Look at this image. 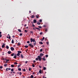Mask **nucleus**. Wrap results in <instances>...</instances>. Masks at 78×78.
I'll use <instances>...</instances> for the list:
<instances>
[{
	"label": "nucleus",
	"instance_id": "nucleus-1",
	"mask_svg": "<svg viewBox=\"0 0 78 78\" xmlns=\"http://www.w3.org/2000/svg\"><path fill=\"white\" fill-rule=\"evenodd\" d=\"M44 55V54H42V53H41L40 54V56H37L38 58H36L35 59L36 60V61H38V59H39V61H41V59H42V58L41 57L42 56H43Z\"/></svg>",
	"mask_w": 78,
	"mask_h": 78
},
{
	"label": "nucleus",
	"instance_id": "nucleus-2",
	"mask_svg": "<svg viewBox=\"0 0 78 78\" xmlns=\"http://www.w3.org/2000/svg\"><path fill=\"white\" fill-rule=\"evenodd\" d=\"M30 42H31V43L33 42H36V41H35V39H33V38H31L30 39Z\"/></svg>",
	"mask_w": 78,
	"mask_h": 78
},
{
	"label": "nucleus",
	"instance_id": "nucleus-3",
	"mask_svg": "<svg viewBox=\"0 0 78 78\" xmlns=\"http://www.w3.org/2000/svg\"><path fill=\"white\" fill-rule=\"evenodd\" d=\"M28 46H30V47H32V48H33V45H32V44H28Z\"/></svg>",
	"mask_w": 78,
	"mask_h": 78
},
{
	"label": "nucleus",
	"instance_id": "nucleus-4",
	"mask_svg": "<svg viewBox=\"0 0 78 78\" xmlns=\"http://www.w3.org/2000/svg\"><path fill=\"white\" fill-rule=\"evenodd\" d=\"M10 49L12 51H14V48L12 47H11L10 48Z\"/></svg>",
	"mask_w": 78,
	"mask_h": 78
},
{
	"label": "nucleus",
	"instance_id": "nucleus-5",
	"mask_svg": "<svg viewBox=\"0 0 78 78\" xmlns=\"http://www.w3.org/2000/svg\"><path fill=\"white\" fill-rule=\"evenodd\" d=\"M45 56H44L42 58L43 59V60L44 61H45V60H46V59H45Z\"/></svg>",
	"mask_w": 78,
	"mask_h": 78
},
{
	"label": "nucleus",
	"instance_id": "nucleus-6",
	"mask_svg": "<svg viewBox=\"0 0 78 78\" xmlns=\"http://www.w3.org/2000/svg\"><path fill=\"white\" fill-rule=\"evenodd\" d=\"M14 56L13 57V58H14L15 59H16V58H17V55H16V54L14 55Z\"/></svg>",
	"mask_w": 78,
	"mask_h": 78
},
{
	"label": "nucleus",
	"instance_id": "nucleus-7",
	"mask_svg": "<svg viewBox=\"0 0 78 78\" xmlns=\"http://www.w3.org/2000/svg\"><path fill=\"white\" fill-rule=\"evenodd\" d=\"M5 60H6V63H7V62H9V60L6 59H5Z\"/></svg>",
	"mask_w": 78,
	"mask_h": 78
},
{
	"label": "nucleus",
	"instance_id": "nucleus-8",
	"mask_svg": "<svg viewBox=\"0 0 78 78\" xmlns=\"http://www.w3.org/2000/svg\"><path fill=\"white\" fill-rule=\"evenodd\" d=\"M37 21H36V19H35L34 20H33V22H34V23H36V22Z\"/></svg>",
	"mask_w": 78,
	"mask_h": 78
},
{
	"label": "nucleus",
	"instance_id": "nucleus-9",
	"mask_svg": "<svg viewBox=\"0 0 78 78\" xmlns=\"http://www.w3.org/2000/svg\"><path fill=\"white\" fill-rule=\"evenodd\" d=\"M21 58H22V59H23V58H24V56H23V55H22V54L21 55Z\"/></svg>",
	"mask_w": 78,
	"mask_h": 78
},
{
	"label": "nucleus",
	"instance_id": "nucleus-10",
	"mask_svg": "<svg viewBox=\"0 0 78 78\" xmlns=\"http://www.w3.org/2000/svg\"><path fill=\"white\" fill-rule=\"evenodd\" d=\"M7 53H8V54H9V55H10V54H11V51H8L7 52Z\"/></svg>",
	"mask_w": 78,
	"mask_h": 78
},
{
	"label": "nucleus",
	"instance_id": "nucleus-11",
	"mask_svg": "<svg viewBox=\"0 0 78 78\" xmlns=\"http://www.w3.org/2000/svg\"><path fill=\"white\" fill-rule=\"evenodd\" d=\"M5 44L4 43L3 45L2 46V48H4V47H5Z\"/></svg>",
	"mask_w": 78,
	"mask_h": 78
},
{
	"label": "nucleus",
	"instance_id": "nucleus-12",
	"mask_svg": "<svg viewBox=\"0 0 78 78\" xmlns=\"http://www.w3.org/2000/svg\"><path fill=\"white\" fill-rule=\"evenodd\" d=\"M35 29H37V30H39V31H41V29L35 27Z\"/></svg>",
	"mask_w": 78,
	"mask_h": 78
},
{
	"label": "nucleus",
	"instance_id": "nucleus-13",
	"mask_svg": "<svg viewBox=\"0 0 78 78\" xmlns=\"http://www.w3.org/2000/svg\"><path fill=\"white\" fill-rule=\"evenodd\" d=\"M31 18H32V19H33V18H34V15H32V16L31 17Z\"/></svg>",
	"mask_w": 78,
	"mask_h": 78
},
{
	"label": "nucleus",
	"instance_id": "nucleus-14",
	"mask_svg": "<svg viewBox=\"0 0 78 78\" xmlns=\"http://www.w3.org/2000/svg\"><path fill=\"white\" fill-rule=\"evenodd\" d=\"M39 44H41V45H42V44H43V43H42V42L41 41H40L39 42Z\"/></svg>",
	"mask_w": 78,
	"mask_h": 78
},
{
	"label": "nucleus",
	"instance_id": "nucleus-15",
	"mask_svg": "<svg viewBox=\"0 0 78 78\" xmlns=\"http://www.w3.org/2000/svg\"><path fill=\"white\" fill-rule=\"evenodd\" d=\"M20 54H19V53H17V55L18 56H19V57H20V56H19V55H20Z\"/></svg>",
	"mask_w": 78,
	"mask_h": 78
},
{
	"label": "nucleus",
	"instance_id": "nucleus-16",
	"mask_svg": "<svg viewBox=\"0 0 78 78\" xmlns=\"http://www.w3.org/2000/svg\"><path fill=\"white\" fill-rule=\"evenodd\" d=\"M39 73L41 74L42 73V70H41L39 71Z\"/></svg>",
	"mask_w": 78,
	"mask_h": 78
},
{
	"label": "nucleus",
	"instance_id": "nucleus-17",
	"mask_svg": "<svg viewBox=\"0 0 78 78\" xmlns=\"http://www.w3.org/2000/svg\"><path fill=\"white\" fill-rule=\"evenodd\" d=\"M39 15H36V18H37V19H38V18H39Z\"/></svg>",
	"mask_w": 78,
	"mask_h": 78
},
{
	"label": "nucleus",
	"instance_id": "nucleus-18",
	"mask_svg": "<svg viewBox=\"0 0 78 78\" xmlns=\"http://www.w3.org/2000/svg\"><path fill=\"white\" fill-rule=\"evenodd\" d=\"M18 53L20 54V53H22V52L20 51H18Z\"/></svg>",
	"mask_w": 78,
	"mask_h": 78
},
{
	"label": "nucleus",
	"instance_id": "nucleus-19",
	"mask_svg": "<svg viewBox=\"0 0 78 78\" xmlns=\"http://www.w3.org/2000/svg\"><path fill=\"white\" fill-rule=\"evenodd\" d=\"M12 44H14V40L12 39Z\"/></svg>",
	"mask_w": 78,
	"mask_h": 78
},
{
	"label": "nucleus",
	"instance_id": "nucleus-20",
	"mask_svg": "<svg viewBox=\"0 0 78 78\" xmlns=\"http://www.w3.org/2000/svg\"><path fill=\"white\" fill-rule=\"evenodd\" d=\"M34 45H36V41L35 42H34Z\"/></svg>",
	"mask_w": 78,
	"mask_h": 78
},
{
	"label": "nucleus",
	"instance_id": "nucleus-21",
	"mask_svg": "<svg viewBox=\"0 0 78 78\" xmlns=\"http://www.w3.org/2000/svg\"><path fill=\"white\" fill-rule=\"evenodd\" d=\"M8 66V65L7 64H4V67H6Z\"/></svg>",
	"mask_w": 78,
	"mask_h": 78
},
{
	"label": "nucleus",
	"instance_id": "nucleus-22",
	"mask_svg": "<svg viewBox=\"0 0 78 78\" xmlns=\"http://www.w3.org/2000/svg\"><path fill=\"white\" fill-rule=\"evenodd\" d=\"M11 55L12 56H13L14 55V53H13V54H11Z\"/></svg>",
	"mask_w": 78,
	"mask_h": 78
},
{
	"label": "nucleus",
	"instance_id": "nucleus-23",
	"mask_svg": "<svg viewBox=\"0 0 78 78\" xmlns=\"http://www.w3.org/2000/svg\"><path fill=\"white\" fill-rule=\"evenodd\" d=\"M32 67H35V65H34L33 63H32Z\"/></svg>",
	"mask_w": 78,
	"mask_h": 78
},
{
	"label": "nucleus",
	"instance_id": "nucleus-24",
	"mask_svg": "<svg viewBox=\"0 0 78 78\" xmlns=\"http://www.w3.org/2000/svg\"><path fill=\"white\" fill-rule=\"evenodd\" d=\"M11 67H14V66L13 65H11Z\"/></svg>",
	"mask_w": 78,
	"mask_h": 78
},
{
	"label": "nucleus",
	"instance_id": "nucleus-25",
	"mask_svg": "<svg viewBox=\"0 0 78 78\" xmlns=\"http://www.w3.org/2000/svg\"><path fill=\"white\" fill-rule=\"evenodd\" d=\"M6 48L7 49H8V48H9V46L7 45L6 46Z\"/></svg>",
	"mask_w": 78,
	"mask_h": 78
},
{
	"label": "nucleus",
	"instance_id": "nucleus-26",
	"mask_svg": "<svg viewBox=\"0 0 78 78\" xmlns=\"http://www.w3.org/2000/svg\"><path fill=\"white\" fill-rule=\"evenodd\" d=\"M38 27L39 28H42V27H41V26H38Z\"/></svg>",
	"mask_w": 78,
	"mask_h": 78
},
{
	"label": "nucleus",
	"instance_id": "nucleus-27",
	"mask_svg": "<svg viewBox=\"0 0 78 78\" xmlns=\"http://www.w3.org/2000/svg\"><path fill=\"white\" fill-rule=\"evenodd\" d=\"M17 45L19 46V45H20V43H18L17 44Z\"/></svg>",
	"mask_w": 78,
	"mask_h": 78
},
{
	"label": "nucleus",
	"instance_id": "nucleus-28",
	"mask_svg": "<svg viewBox=\"0 0 78 78\" xmlns=\"http://www.w3.org/2000/svg\"><path fill=\"white\" fill-rule=\"evenodd\" d=\"M33 76H33V75H31V76H30V78H33Z\"/></svg>",
	"mask_w": 78,
	"mask_h": 78
},
{
	"label": "nucleus",
	"instance_id": "nucleus-29",
	"mask_svg": "<svg viewBox=\"0 0 78 78\" xmlns=\"http://www.w3.org/2000/svg\"><path fill=\"white\" fill-rule=\"evenodd\" d=\"M25 48H28V45H25Z\"/></svg>",
	"mask_w": 78,
	"mask_h": 78
},
{
	"label": "nucleus",
	"instance_id": "nucleus-30",
	"mask_svg": "<svg viewBox=\"0 0 78 78\" xmlns=\"http://www.w3.org/2000/svg\"><path fill=\"white\" fill-rule=\"evenodd\" d=\"M18 30L19 31V32H21V30H20V29H18Z\"/></svg>",
	"mask_w": 78,
	"mask_h": 78
},
{
	"label": "nucleus",
	"instance_id": "nucleus-31",
	"mask_svg": "<svg viewBox=\"0 0 78 78\" xmlns=\"http://www.w3.org/2000/svg\"><path fill=\"white\" fill-rule=\"evenodd\" d=\"M14 64H15V65H16V64H17V62H15Z\"/></svg>",
	"mask_w": 78,
	"mask_h": 78
},
{
	"label": "nucleus",
	"instance_id": "nucleus-32",
	"mask_svg": "<svg viewBox=\"0 0 78 78\" xmlns=\"http://www.w3.org/2000/svg\"><path fill=\"white\" fill-rule=\"evenodd\" d=\"M18 70L19 71H20L21 70V68H18Z\"/></svg>",
	"mask_w": 78,
	"mask_h": 78
},
{
	"label": "nucleus",
	"instance_id": "nucleus-33",
	"mask_svg": "<svg viewBox=\"0 0 78 78\" xmlns=\"http://www.w3.org/2000/svg\"><path fill=\"white\" fill-rule=\"evenodd\" d=\"M37 25H40V24H41V23H40L38 22L37 23Z\"/></svg>",
	"mask_w": 78,
	"mask_h": 78
},
{
	"label": "nucleus",
	"instance_id": "nucleus-34",
	"mask_svg": "<svg viewBox=\"0 0 78 78\" xmlns=\"http://www.w3.org/2000/svg\"><path fill=\"white\" fill-rule=\"evenodd\" d=\"M42 32H41L40 33V35H42Z\"/></svg>",
	"mask_w": 78,
	"mask_h": 78
},
{
	"label": "nucleus",
	"instance_id": "nucleus-35",
	"mask_svg": "<svg viewBox=\"0 0 78 78\" xmlns=\"http://www.w3.org/2000/svg\"><path fill=\"white\" fill-rule=\"evenodd\" d=\"M11 71L12 72H13V71H14V69H11Z\"/></svg>",
	"mask_w": 78,
	"mask_h": 78
},
{
	"label": "nucleus",
	"instance_id": "nucleus-36",
	"mask_svg": "<svg viewBox=\"0 0 78 78\" xmlns=\"http://www.w3.org/2000/svg\"><path fill=\"white\" fill-rule=\"evenodd\" d=\"M40 51V52H41V51H42V49H41Z\"/></svg>",
	"mask_w": 78,
	"mask_h": 78
},
{
	"label": "nucleus",
	"instance_id": "nucleus-37",
	"mask_svg": "<svg viewBox=\"0 0 78 78\" xmlns=\"http://www.w3.org/2000/svg\"><path fill=\"white\" fill-rule=\"evenodd\" d=\"M23 72H25L26 71V70H25V69H23Z\"/></svg>",
	"mask_w": 78,
	"mask_h": 78
},
{
	"label": "nucleus",
	"instance_id": "nucleus-38",
	"mask_svg": "<svg viewBox=\"0 0 78 78\" xmlns=\"http://www.w3.org/2000/svg\"><path fill=\"white\" fill-rule=\"evenodd\" d=\"M43 69L44 70H45V69H46V68L45 67H43Z\"/></svg>",
	"mask_w": 78,
	"mask_h": 78
},
{
	"label": "nucleus",
	"instance_id": "nucleus-39",
	"mask_svg": "<svg viewBox=\"0 0 78 78\" xmlns=\"http://www.w3.org/2000/svg\"><path fill=\"white\" fill-rule=\"evenodd\" d=\"M19 74L20 75H22V73L21 72H20Z\"/></svg>",
	"mask_w": 78,
	"mask_h": 78
},
{
	"label": "nucleus",
	"instance_id": "nucleus-40",
	"mask_svg": "<svg viewBox=\"0 0 78 78\" xmlns=\"http://www.w3.org/2000/svg\"><path fill=\"white\" fill-rule=\"evenodd\" d=\"M22 35H23L22 34V33H20V36H22Z\"/></svg>",
	"mask_w": 78,
	"mask_h": 78
},
{
	"label": "nucleus",
	"instance_id": "nucleus-41",
	"mask_svg": "<svg viewBox=\"0 0 78 78\" xmlns=\"http://www.w3.org/2000/svg\"><path fill=\"white\" fill-rule=\"evenodd\" d=\"M48 55H45V57H46V58H48Z\"/></svg>",
	"mask_w": 78,
	"mask_h": 78
},
{
	"label": "nucleus",
	"instance_id": "nucleus-42",
	"mask_svg": "<svg viewBox=\"0 0 78 78\" xmlns=\"http://www.w3.org/2000/svg\"><path fill=\"white\" fill-rule=\"evenodd\" d=\"M39 22H42V20H39Z\"/></svg>",
	"mask_w": 78,
	"mask_h": 78
},
{
	"label": "nucleus",
	"instance_id": "nucleus-43",
	"mask_svg": "<svg viewBox=\"0 0 78 78\" xmlns=\"http://www.w3.org/2000/svg\"><path fill=\"white\" fill-rule=\"evenodd\" d=\"M27 44H29L30 43V41H27Z\"/></svg>",
	"mask_w": 78,
	"mask_h": 78
},
{
	"label": "nucleus",
	"instance_id": "nucleus-44",
	"mask_svg": "<svg viewBox=\"0 0 78 78\" xmlns=\"http://www.w3.org/2000/svg\"><path fill=\"white\" fill-rule=\"evenodd\" d=\"M3 68V66H0V69H2Z\"/></svg>",
	"mask_w": 78,
	"mask_h": 78
},
{
	"label": "nucleus",
	"instance_id": "nucleus-45",
	"mask_svg": "<svg viewBox=\"0 0 78 78\" xmlns=\"http://www.w3.org/2000/svg\"><path fill=\"white\" fill-rule=\"evenodd\" d=\"M45 32H47V29H45Z\"/></svg>",
	"mask_w": 78,
	"mask_h": 78
},
{
	"label": "nucleus",
	"instance_id": "nucleus-46",
	"mask_svg": "<svg viewBox=\"0 0 78 78\" xmlns=\"http://www.w3.org/2000/svg\"><path fill=\"white\" fill-rule=\"evenodd\" d=\"M31 68H30L29 69V71H31Z\"/></svg>",
	"mask_w": 78,
	"mask_h": 78
},
{
	"label": "nucleus",
	"instance_id": "nucleus-47",
	"mask_svg": "<svg viewBox=\"0 0 78 78\" xmlns=\"http://www.w3.org/2000/svg\"><path fill=\"white\" fill-rule=\"evenodd\" d=\"M30 33L31 34L33 33V32L32 31H30Z\"/></svg>",
	"mask_w": 78,
	"mask_h": 78
},
{
	"label": "nucleus",
	"instance_id": "nucleus-48",
	"mask_svg": "<svg viewBox=\"0 0 78 78\" xmlns=\"http://www.w3.org/2000/svg\"><path fill=\"white\" fill-rule=\"evenodd\" d=\"M43 27H44L45 28V27H46V25H43Z\"/></svg>",
	"mask_w": 78,
	"mask_h": 78
},
{
	"label": "nucleus",
	"instance_id": "nucleus-49",
	"mask_svg": "<svg viewBox=\"0 0 78 78\" xmlns=\"http://www.w3.org/2000/svg\"><path fill=\"white\" fill-rule=\"evenodd\" d=\"M39 68H42V66H39Z\"/></svg>",
	"mask_w": 78,
	"mask_h": 78
},
{
	"label": "nucleus",
	"instance_id": "nucleus-50",
	"mask_svg": "<svg viewBox=\"0 0 78 78\" xmlns=\"http://www.w3.org/2000/svg\"><path fill=\"white\" fill-rule=\"evenodd\" d=\"M8 68H7L6 69V70H5V71H8Z\"/></svg>",
	"mask_w": 78,
	"mask_h": 78
},
{
	"label": "nucleus",
	"instance_id": "nucleus-51",
	"mask_svg": "<svg viewBox=\"0 0 78 78\" xmlns=\"http://www.w3.org/2000/svg\"><path fill=\"white\" fill-rule=\"evenodd\" d=\"M2 34H0V38L2 37Z\"/></svg>",
	"mask_w": 78,
	"mask_h": 78
},
{
	"label": "nucleus",
	"instance_id": "nucleus-52",
	"mask_svg": "<svg viewBox=\"0 0 78 78\" xmlns=\"http://www.w3.org/2000/svg\"><path fill=\"white\" fill-rule=\"evenodd\" d=\"M9 39H11V36H9Z\"/></svg>",
	"mask_w": 78,
	"mask_h": 78
},
{
	"label": "nucleus",
	"instance_id": "nucleus-53",
	"mask_svg": "<svg viewBox=\"0 0 78 78\" xmlns=\"http://www.w3.org/2000/svg\"><path fill=\"white\" fill-rule=\"evenodd\" d=\"M12 37L14 38V37H15V36H14V35H13L12 36Z\"/></svg>",
	"mask_w": 78,
	"mask_h": 78
},
{
	"label": "nucleus",
	"instance_id": "nucleus-54",
	"mask_svg": "<svg viewBox=\"0 0 78 78\" xmlns=\"http://www.w3.org/2000/svg\"><path fill=\"white\" fill-rule=\"evenodd\" d=\"M24 31H25V32H27V31H28L27 30H25Z\"/></svg>",
	"mask_w": 78,
	"mask_h": 78
},
{
	"label": "nucleus",
	"instance_id": "nucleus-55",
	"mask_svg": "<svg viewBox=\"0 0 78 78\" xmlns=\"http://www.w3.org/2000/svg\"><path fill=\"white\" fill-rule=\"evenodd\" d=\"M48 44H49L48 42H46V44H47V45H48Z\"/></svg>",
	"mask_w": 78,
	"mask_h": 78
},
{
	"label": "nucleus",
	"instance_id": "nucleus-56",
	"mask_svg": "<svg viewBox=\"0 0 78 78\" xmlns=\"http://www.w3.org/2000/svg\"><path fill=\"white\" fill-rule=\"evenodd\" d=\"M33 62H34V63H35V62H36V61L34 60V61H33Z\"/></svg>",
	"mask_w": 78,
	"mask_h": 78
},
{
	"label": "nucleus",
	"instance_id": "nucleus-57",
	"mask_svg": "<svg viewBox=\"0 0 78 78\" xmlns=\"http://www.w3.org/2000/svg\"><path fill=\"white\" fill-rule=\"evenodd\" d=\"M26 26H27V24H24V27H26Z\"/></svg>",
	"mask_w": 78,
	"mask_h": 78
},
{
	"label": "nucleus",
	"instance_id": "nucleus-58",
	"mask_svg": "<svg viewBox=\"0 0 78 78\" xmlns=\"http://www.w3.org/2000/svg\"><path fill=\"white\" fill-rule=\"evenodd\" d=\"M32 25L33 27H35L34 25V24H33Z\"/></svg>",
	"mask_w": 78,
	"mask_h": 78
},
{
	"label": "nucleus",
	"instance_id": "nucleus-59",
	"mask_svg": "<svg viewBox=\"0 0 78 78\" xmlns=\"http://www.w3.org/2000/svg\"><path fill=\"white\" fill-rule=\"evenodd\" d=\"M9 70H11V68H9L8 69Z\"/></svg>",
	"mask_w": 78,
	"mask_h": 78
},
{
	"label": "nucleus",
	"instance_id": "nucleus-60",
	"mask_svg": "<svg viewBox=\"0 0 78 78\" xmlns=\"http://www.w3.org/2000/svg\"><path fill=\"white\" fill-rule=\"evenodd\" d=\"M47 37H46L45 38V41H47Z\"/></svg>",
	"mask_w": 78,
	"mask_h": 78
},
{
	"label": "nucleus",
	"instance_id": "nucleus-61",
	"mask_svg": "<svg viewBox=\"0 0 78 78\" xmlns=\"http://www.w3.org/2000/svg\"><path fill=\"white\" fill-rule=\"evenodd\" d=\"M44 39H45V37H43V40H44Z\"/></svg>",
	"mask_w": 78,
	"mask_h": 78
},
{
	"label": "nucleus",
	"instance_id": "nucleus-62",
	"mask_svg": "<svg viewBox=\"0 0 78 78\" xmlns=\"http://www.w3.org/2000/svg\"><path fill=\"white\" fill-rule=\"evenodd\" d=\"M27 62H28L27 61H26L25 64H27Z\"/></svg>",
	"mask_w": 78,
	"mask_h": 78
},
{
	"label": "nucleus",
	"instance_id": "nucleus-63",
	"mask_svg": "<svg viewBox=\"0 0 78 78\" xmlns=\"http://www.w3.org/2000/svg\"><path fill=\"white\" fill-rule=\"evenodd\" d=\"M20 65H19L18 66V67L19 68V67H20Z\"/></svg>",
	"mask_w": 78,
	"mask_h": 78
},
{
	"label": "nucleus",
	"instance_id": "nucleus-64",
	"mask_svg": "<svg viewBox=\"0 0 78 78\" xmlns=\"http://www.w3.org/2000/svg\"><path fill=\"white\" fill-rule=\"evenodd\" d=\"M29 12L30 13H31V11H29Z\"/></svg>",
	"mask_w": 78,
	"mask_h": 78
}]
</instances>
